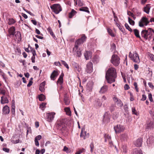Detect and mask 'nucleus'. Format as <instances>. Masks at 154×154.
<instances>
[{"mask_svg": "<svg viewBox=\"0 0 154 154\" xmlns=\"http://www.w3.org/2000/svg\"><path fill=\"white\" fill-rule=\"evenodd\" d=\"M5 91L2 88H0V94H2L3 96H5Z\"/></svg>", "mask_w": 154, "mask_h": 154, "instance_id": "47", "label": "nucleus"}, {"mask_svg": "<svg viewBox=\"0 0 154 154\" xmlns=\"http://www.w3.org/2000/svg\"><path fill=\"white\" fill-rule=\"evenodd\" d=\"M146 97L145 95L143 94L141 100L142 101H144L146 99Z\"/></svg>", "mask_w": 154, "mask_h": 154, "instance_id": "60", "label": "nucleus"}, {"mask_svg": "<svg viewBox=\"0 0 154 154\" xmlns=\"http://www.w3.org/2000/svg\"><path fill=\"white\" fill-rule=\"evenodd\" d=\"M133 154H143L141 150L140 149H134Z\"/></svg>", "mask_w": 154, "mask_h": 154, "instance_id": "30", "label": "nucleus"}, {"mask_svg": "<svg viewBox=\"0 0 154 154\" xmlns=\"http://www.w3.org/2000/svg\"><path fill=\"white\" fill-rule=\"evenodd\" d=\"M58 74H59L58 71H54L51 73L50 76L51 79L53 80H54L56 78L58 75Z\"/></svg>", "mask_w": 154, "mask_h": 154, "instance_id": "14", "label": "nucleus"}, {"mask_svg": "<svg viewBox=\"0 0 154 154\" xmlns=\"http://www.w3.org/2000/svg\"><path fill=\"white\" fill-rule=\"evenodd\" d=\"M128 138L127 135L126 134H122L121 136V138L124 140H126Z\"/></svg>", "mask_w": 154, "mask_h": 154, "instance_id": "36", "label": "nucleus"}, {"mask_svg": "<svg viewBox=\"0 0 154 154\" xmlns=\"http://www.w3.org/2000/svg\"><path fill=\"white\" fill-rule=\"evenodd\" d=\"M113 100L114 102L117 103L119 106L121 107L123 106V103L121 101L116 97H114L113 98Z\"/></svg>", "mask_w": 154, "mask_h": 154, "instance_id": "20", "label": "nucleus"}, {"mask_svg": "<svg viewBox=\"0 0 154 154\" xmlns=\"http://www.w3.org/2000/svg\"><path fill=\"white\" fill-rule=\"evenodd\" d=\"M80 136L82 137L83 139H85L89 136V134L87 133L86 131H83L82 129L80 134Z\"/></svg>", "mask_w": 154, "mask_h": 154, "instance_id": "17", "label": "nucleus"}, {"mask_svg": "<svg viewBox=\"0 0 154 154\" xmlns=\"http://www.w3.org/2000/svg\"><path fill=\"white\" fill-rule=\"evenodd\" d=\"M86 37L85 35H83L81 38L79 39L75 42V45H79L82 44L84 42H85L86 39Z\"/></svg>", "mask_w": 154, "mask_h": 154, "instance_id": "12", "label": "nucleus"}, {"mask_svg": "<svg viewBox=\"0 0 154 154\" xmlns=\"http://www.w3.org/2000/svg\"><path fill=\"white\" fill-rule=\"evenodd\" d=\"M65 111L66 112L67 115L70 116L71 115V111L70 108L69 107H66L64 108Z\"/></svg>", "mask_w": 154, "mask_h": 154, "instance_id": "32", "label": "nucleus"}, {"mask_svg": "<svg viewBox=\"0 0 154 154\" xmlns=\"http://www.w3.org/2000/svg\"><path fill=\"white\" fill-rule=\"evenodd\" d=\"M61 61L62 62V64L64 65V66H65L67 69H69V67L68 66V65L66 63V62L63 60H61Z\"/></svg>", "mask_w": 154, "mask_h": 154, "instance_id": "49", "label": "nucleus"}, {"mask_svg": "<svg viewBox=\"0 0 154 154\" xmlns=\"http://www.w3.org/2000/svg\"><path fill=\"white\" fill-rule=\"evenodd\" d=\"M42 138V136L40 135H39L35 137V140H40Z\"/></svg>", "mask_w": 154, "mask_h": 154, "instance_id": "58", "label": "nucleus"}, {"mask_svg": "<svg viewBox=\"0 0 154 154\" xmlns=\"http://www.w3.org/2000/svg\"><path fill=\"white\" fill-rule=\"evenodd\" d=\"M114 129L116 133L123 131L125 129V127L120 125H117L114 127Z\"/></svg>", "mask_w": 154, "mask_h": 154, "instance_id": "10", "label": "nucleus"}, {"mask_svg": "<svg viewBox=\"0 0 154 154\" xmlns=\"http://www.w3.org/2000/svg\"><path fill=\"white\" fill-rule=\"evenodd\" d=\"M15 37H16V39L18 40V41L21 40V36L20 32H17L16 34L15 35Z\"/></svg>", "mask_w": 154, "mask_h": 154, "instance_id": "29", "label": "nucleus"}, {"mask_svg": "<svg viewBox=\"0 0 154 154\" xmlns=\"http://www.w3.org/2000/svg\"><path fill=\"white\" fill-rule=\"evenodd\" d=\"M31 51L33 55L32 56H35L36 55V53L35 50L34 49H32L31 50Z\"/></svg>", "mask_w": 154, "mask_h": 154, "instance_id": "61", "label": "nucleus"}, {"mask_svg": "<svg viewBox=\"0 0 154 154\" xmlns=\"http://www.w3.org/2000/svg\"><path fill=\"white\" fill-rule=\"evenodd\" d=\"M134 86L135 89H136V91L137 92H139V89L137 87V83L136 82H134Z\"/></svg>", "mask_w": 154, "mask_h": 154, "instance_id": "48", "label": "nucleus"}, {"mask_svg": "<svg viewBox=\"0 0 154 154\" xmlns=\"http://www.w3.org/2000/svg\"><path fill=\"white\" fill-rule=\"evenodd\" d=\"M151 8V5L150 4H147L146 6L143 8V11L146 14H149L150 10Z\"/></svg>", "mask_w": 154, "mask_h": 154, "instance_id": "22", "label": "nucleus"}, {"mask_svg": "<svg viewBox=\"0 0 154 154\" xmlns=\"http://www.w3.org/2000/svg\"><path fill=\"white\" fill-rule=\"evenodd\" d=\"M146 142L148 146H152L154 144V137L152 136H150Z\"/></svg>", "mask_w": 154, "mask_h": 154, "instance_id": "13", "label": "nucleus"}, {"mask_svg": "<svg viewBox=\"0 0 154 154\" xmlns=\"http://www.w3.org/2000/svg\"><path fill=\"white\" fill-rule=\"evenodd\" d=\"M107 32H108V33L111 36H112V37L114 36H115L114 35L111 29H110L109 28H108L107 29Z\"/></svg>", "mask_w": 154, "mask_h": 154, "instance_id": "42", "label": "nucleus"}, {"mask_svg": "<svg viewBox=\"0 0 154 154\" xmlns=\"http://www.w3.org/2000/svg\"><path fill=\"white\" fill-rule=\"evenodd\" d=\"M111 62L114 66H117L120 63V58L117 55L113 54L112 57Z\"/></svg>", "mask_w": 154, "mask_h": 154, "instance_id": "4", "label": "nucleus"}, {"mask_svg": "<svg viewBox=\"0 0 154 154\" xmlns=\"http://www.w3.org/2000/svg\"><path fill=\"white\" fill-rule=\"evenodd\" d=\"M154 128V123L152 122H150L147 125L146 129H151Z\"/></svg>", "mask_w": 154, "mask_h": 154, "instance_id": "24", "label": "nucleus"}, {"mask_svg": "<svg viewBox=\"0 0 154 154\" xmlns=\"http://www.w3.org/2000/svg\"><path fill=\"white\" fill-rule=\"evenodd\" d=\"M141 35L146 40H150L153 39V40H154V31L151 28H149L148 30H143L141 32Z\"/></svg>", "mask_w": 154, "mask_h": 154, "instance_id": "2", "label": "nucleus"}, {"mask_svg": "<svg viewBox=\"0 0 154 154\" xmlns=\"http://www.w3.org/2000/svg\"><path fill=\"white\" fill-rule=\"evenodd\" d=\"M134 34L135 36L139 38H140L141 37L139 35V32L137 29H134Z\"/></svg>", "mask_w": 154, "mask_h": 154, "instance_id": "33", "label": "nucleus"}, {"mask_svg": "<svg viewBox=\"0 0 154 154\" xmlns=\"http://www.w3.org/2000/svg\"><path fill=\"white\" fill-rule=\"evenodd\" d=\"M107 86L106 85H104L101 88L99 92L102 94L104 93L107 91Z\"/></svg>", "mask_w": 154, "mask_h": 154, "instance_id": "26", "label": "nucleus"}, {"mask_svg": "<svg viewBox=\"0 0 154 154\" xmlns=\"http://www.w3.org/2000/svg\"><path fill=\"white\" fill-rule=\"evenodd\" d=\"M105 141H107L108 140H109L111 139V137L110 135H105Z\"/></svg>", "mask_w": 154, "mask_h": 154, "instance_id": "51", "label": "nucleus"}, {"mask_svg": "<svg viewBox=\"0 0 154 154\" xmlns=\"http://www.w3.org/2000/svg\"><path fill=\"white\" fill-rule=\"evenodd\" d=\"M55 113L54 112L47 113L46 114V119L48 121L51 122L54 119Z\"/></svg>", "mask_w": 154, "mask_h": 154, "instance_id": "9", "label": "nucleus"}, {"mask_svg": "<svg viewBox=\"0 0 154 154\" xmlns=\"http://www.w3.org/2000/svg\"><path fill=\"white\" fill-rule=\"evenodd\" d=\"M109 109V110H110V111L111 112H112L115 110V106L114 105H112L110 107V108Z\"/></svg>", "mask_w": 154, "mask_h": 154, "instance_id": "52", "label": "nucleus"}, {"mask_svg": "<svg viewBox=\"0 0 154 154\" xmlns=\"http://www.w3.org/2000/svg\"><path fill=\"white\" fill-rule=\"evenodd\" d=\"M131 110H132V112L133 114H134L136 115H137V111L136 110L135 107H133L132 108Z\"/></svg>", "mask_w": 154, "mask_h": 154, "instance_id": "45", "label": "nucleus"}, {"mask_svg": "<svg viewBox=\"0 0 154 154\" xmlns=\"http://www.w3.org/2000/svg\"><path fill=\"white\" fill-rule=\"evenodd\" d=\"M64 100L66 105H68L70 103L69 100L68 98L66 96H65L64 97Z\"/></svg>", "mask_w": 154, "mask_h": 154, "instance_id": "34", "label": "nucleus"}, {"mask_svg": "<svg viewBox=\"0 0 154 154\" xmlns=\"http://www.w3.org/2000/svg\"><path fill=\"white\" fill-rule=\"evenodd\" d=\"M84 54L86 60L91 58L92 56V53L90 51H86Z\"/></svg>", "mask_w": 154, "mask_h": 154, "instance_id": "16", "label": "nucleus"}, {"mask_svg": "<svg viewBox=\"0 0 154 154\" xmlns=\"http://www.w3.org/2000/svg\"><path fill=\"white\" fill-rule=\"evenodd\" d=\"M15 29L14 26H12L10 27L8 29V32L9 36H10L11 35L14 36L15 33Z\"/></svg>", "mask_w": 154, "mask_h": 154, "instance_id": "18", "label": "nucleus"}, {"mask_svg": "<svg viewBox=\"0 0 154 154\" xmlns=\"http://www.w3.org/2000/svg\"><path fill=\"white\" fill-rule=\"evenodd\" d=\"M85 149L82 148L81 149H79L78 151L76 152L75 154H80L82 152H85Z\"/></svg>", "mask_w": 154, "mask_h": 154, "instance_id": "40", "label": "nucleus"}, {"mask_svg": "<svg viewBox=\"0 0 154 154\" xmlns=\"http://www.w3.org/2000/svg\"><path fill=\"white\" fill-rule=\"evenodd\" d=\"M39 100L40 101H43L45 99V97L44 95L42 94H41L38 96Z\"/></svg>", "mask_w": 154, "mask_h": 154, "instance_id": "37", "label": "nucleus"}, {"mask_svg": "<svg viewBox=\"0 0 154 154\" xmlns=\"http://www.w3.org/2000/svg\"><path fill=\"white\" fill-rule=\"evenodd\" d=\"M116 77V70L115 68L112 67L109 69L106 75V78L107 82L111 84L115 82Z\"/></svg>", "mask_w": 154, "mask_h": 154, "instance_id": "1", "label": "nucleus"}, {"mask_svg": "<svg viewBox=\"0 0 154 154\" xmlns=\"http://www.w3.org/2000/svg\"><path fill=\"white\" fill-rule=\"evenodd\" d=\"M2 112L4 114H8L10 112L9 108L7 105L3 107Z\"/></svg>", "mask_w": 154, "mask_h": 154, "instance_id": "25", "label": "nucleus"}, {"mask_svg": "<svg viewBox=\"0 0 154 154\" xmlns=\"http://www.w3.org/2000/svg\"><path fill=\"white\" fill-rule=\"evenodd\" d=\"M96 105L99 107H100L102 105V102H101L100 100L99 99H97L96 100Z\"/></svg>", "mask_w": 154, "mask_h": 154, "instance_id": "39", "label": "nucleus"}, {"mask_svg": "<svg viewBox=\"0 0 154 154\" xmlns=\"http://www.w3.org/2000/svg\"><path fill=\"white\" fill-rule=\"evenodd\" d=\"M149 56L151 60L154 62V55L152 54H150Z\"/></svg>", "mask_w": 154, "mask_h": 154, "instance_id": "54", "label": "nucleus"}, {"mask_svg": "<svg viewBox=\"0 0 154 154\" xmlns=\"http://www.w3.org/2000/svg\"><path fill=\"white\" fill-rule=\"evenodd\" d=\"M150 22L146 17H142L139 22V25L140 27L147 26Z\"/></svg>", "mask_w": 154, "mask_h": 154, "instance_id": "5", "label": "nucleus"}, {"mask_svg": "<svg viewBox=\"0 0 154 154\" xmlns=\"http://www.w3.org/2000/svg\"><path fill=\"white\" fill-rule=\"evenodd\" d=\"M31 21L33 24H34V25H36L37 22L35 20H31Z\"/></svg>", "mask_w": 154, "mask_h": 154, "instance_id": "64", "label": "nucleus"}, {"mask_svg": "<svg viewBox=\"0 0 154 154\" xmlns=\"http://www.w3.org/2000/svg\"><path fill=\"white\" fill-rule=\"evenodd\" d=\"M64 74L63 73H62L60 75V76L57 82V85H61L63 83V76Z\"/></svg>", "mask_w": 154, "mask_h": 154, "instance_id": "15", "label": "nucleus"}, {"mask_svg": "<svg viewBox=\"0 0 154 154\" xmlns=\"http://www.w3.org/2000/svg\"><path fill=\"white\" fill-rule=\"evenodd\" d=\"M57 128L59 130L63 131L64 130L65 128V120L61 119L58 121Z\"/></svg>", "mask_w": 154, "mask_h": 154, "instance_id": "6", "label": "nucleus"}, {"mask_svg": "<svg viewBox=\"0 0 154 154\" xmlns=\"http://www.w3.org/2000/svg\"><path fill=\"white\" fill-rule=\"evenodd\" d=\"M3 150L7 152H9V149L6 148H3Z\"/></svg>", "mask_w": 154, "mask_h": 154, "instance_id": "62", "label": "nucleus"}, {"mask_svg": "<svg viewBox=\"0 0 154 154\" xmlns=\"http://www.w3.org/2000/svg\"><path fill=\"white\" fill-rule=\"evenodd\" d=\"M46 104V103H42L40 105V108L42 110H44Z\"/></svg>", "mask_w": 154, "mask_h": 154, "instance_id": "43", "label": "nucleus"}, {"mask_svg": "<svg viewBox=\"0 0 154 154\" xmlns=\"http://www.w3.org/2000/svg\"><path fill=\"white\" fill-rule=\"evenodd\" d=\"M108 114L107 113H106L105 114L104 117H103V120H106V119H107V121H109V117L108 116Z\"/></svg>", "mask_w": 154, "mask_h": 154, "instance_id": "50", "label": "nucleus"}, {"mask_svg": "<svg viewBox=\"0 0 154 154\" xmlns=\"http://www.w3.org/2000/svg\"><path fill=\"white\" fill-rule=\"evenodd\" d=\"M141 14V13L139 11L137 10L136 11L135 14L137 15V16H140Z\"/></svg>", "mask_w": 154, "mask_h": 154, "instance_id": "63", "label": "nucleus"}, {"mask_svg": "<svg viewBox=\"0 0 154 154\" xmlns=\"http://www.w3.org/2000/svg\"><path fill=\"white\" fill-rule=\"evenodd\" d=\"M93 83L92 81L88 82L87 85V87L89 88V89H91L93 87Z\"/></svg>", "mask_w": 154, "mask_h": 154, "instance_id": "31", "label": "nucleus"}, {"mask_svg": "<svg viewBox=\"0 0 154 154\" xmlns=\"http://www.w3.org/2000/svg\"><path fill=\"white\" fill-rule=\"evenodd\" d=\"M129 57L134 62L139 63L140 62V60L138 54L136 52L134 51L132 54L131 52H130L129 54Z\"/></svg>", "mask_w": 154, "mask_h": 154, "instance_id": "3", "label": "nucleus"}, {"mask_svg": "<svg viewBox=\"0 0 154 154\" xmlns=\"http://www.w3.org/2000/svg\"><path fill=\"white\" fill-rule=\"evenodd\" d=\"M149 68V69L148 72L147 74L148 76L149 77H151L152 75V71L150 70Z\"/></svg>", "mask_w": 154, "mask_h": 154, "instance_id": "53", "label": "nucleus"}, {"mask_svg": "<svg viewBox=\"0 0 154 154\" xmlns=\"http://www.w3.org/2000/svg\"><path fill=\"white\" fill-rule=\"evenodd\" d=\"M79 10L80 11H85L88 13H89V11L88 10V8L87 7L80 8L79 9Z\"/></svg>", "mask_w": 154, "mask_h": 154, "instance_id": "41", "label": "nucleus"}, {"mask_svg": "<svg viewBox=\"0 0 154 154\" xmlns=\"http://www.w3.org/2000/svg\"><path fill=\"white\" fill-rule=\"evenodd\" d=\"M47 30L48 32L50 33V35L52 36L53 38L55 40H56L57 38L54 35V34L53 32L51 27H49L48 28Z\"/></svg>", "mask_w": 154, "mask_h": 154, "instance_id": "28", "label": "nucleus"}, {"mask_svg": "<svg viewBox=\"0 0 154 154\" xmlns=\"http://www.w3.org/2000/svg\"><path fill=\"white\" fill-rule=\"evenodd\" d=\"M142 143V139L141 138H138L136 141L134 142V144L137 147L141 146Z\"/></svg>", "mask_w": 154, "mask_h": 154, "instance_id": "21", "label": "nucleus"}, {"mask_svg": "<svg viewBox=\"0 0 154 154\" xmlns=\"http://www.w3.org/2000/svg\"><path fill=\"white\" fill-rule=\"evenodd\" d=\"M12 112L13 114H14L15 112V106L14 104H12Z\"/></svg>", "mask_w": 154, "mask_h": 154, "instance_id": "59", "label": "nucleus"}, {"mask_svg": "<svg viewBox=\"0 0 154 154\" xmlns=\"http://www.w3.org/2000/svg\"><path fill=\"white\" fill-rule=\"evenodd\" d=\"M148 98L149 100L151 102L153 101V100L152 98V95L151 94H149L148 95Z\"/></svg>", "mask_w": 154, "mask_h": 154, "instance_id": "56", "label": "nucleus"}, {"mask_svg": "<svg viewBox=\"0 0 154 154\" xmlns=\"http://www.w3.org/2000/svg\"><path fill=\"white\" fill-rule=\"evenodd\" d=\"M45 82H43L41 83L40 85L39 90L41 92H43L45 90Z\"/></svg>", "mask_w": 154, "mask_h": 154, "instance_id": "27", "label": "nucleus"}, {"mask_svg": "<svg viewBox=\"0 0 154 154\" xmlns=\"http://www.w3.org/2000/svg\"><path fill=\"white\" fill-rule=\"evenodd\" d=\"M63 151L66 152V153H68L69 152V150L68 149V148L66 147V146H65L64 147L63 149Z\"/></svg>", "mask_w": 154, "mask_h": 154, "instance_id": "57", "label": "nucleus"}, {"mask_svg": "<svg viewBox=\"0 0 154 154\" xmlns=\"http://www.w3.org/2000/svg\"><path fill=\"white\" fill-rule=\"evenodd\" d=\"M9 100L5 96H3L1 97V103L2 104L8 103Z\"/></svg>", "mask_w": 154, "mask_h": 154, "instance_id": "19", "label": "nucleus"}, {"mask_svg": "<svg viewBox=\"0 0 154 154\" xmlns=\"http://www.w3.org/2000/svg\"><path fill=\"white\" fill-rule=\"evenodd\" d=\"M93 71V64L91 62L88 63L87 65L86 71L88 73H91Z\"/></svg>", "mask_w": 154, "mask_h": 154, "instance_id": "11", "label": "nucleus"}, {"mask_svg": "<svg viewBox=\"0 0 154 154\" xmlns=\"http://www.w3.org/2000/svg\"><path fill=\"white\" fill-rule=\"evenodd\" d=\"M73 51L76 53L77 56L78 57H80L81 54V52L80 51L78 50V46L77 45H75L74 47L73 48Z\"/></svg>", "mask_w": 154, "mask_h": 154, "instance_id": "23", "label": "nucleus"}, {"mask_svg": "<svg viewBox=\"0 0 154 154\" xmlns=\"http://www.w3.org/2000/svg\"><path fill=\"white\" fill-rule=\"evenodd\" d=\"M128 20L129 23L132 25H134V21L131 19L129 17H128Z\"/></svg>", "mask_w": 154, "mask_h": 154, "instance_id": "44", "label": "nucleus"}, {"mask_svg": "<svg viewBox=\"0 0 154 154\" xmlns=\"http://www.w3.org/2000/svg\"><path fill=\"white\" fill-rule=\"evenodd\" d=\"M72 65L76 73H80L82 72V68L80 65L75 62H73L72 63Z\"/></svg>", "mask_w": 154, "mask_h": 154, "instance_id": "8", "label": "nucleus"}, {"mask_svg": "<svg viewBox=\"0 0 154 154\" xmlns=\"http://www.w3.org/2000/svg\"><path fill=\"white\" fill-rule=\"evenodd\" d=\"M51 8L56 14H58L62 10L61 6L59 4H54L51 6Z\"/></svg>", "mask_w": 154, "mask_h": 154, "instance_id": "7", "label": "nucleus"}, {"mask_svg": "<svg viewBox=\"0 0 154 154\" xmlns=\"http://www.w3.org/2000/svg\"><path fill=\"white\" fill-rule=\"evenodd\" d=\"M125 25L126 29H128L129 31H131V29L130 27L129 26L128 24L125 23Z\"/></svg>", "mask_w": 154, "mask_h": 154, "instance_id": "55", "label": "nucleus"}, {"mask_svg": "<svg viewBox=\"0 0 154 154\" xmlns=\"http://www.w3.org/2000/svg\"><path fill=\"white\" fill-rule=\"evenodd\" d=\"M90 147L91 148V152L92 153L93 151V149L94 148V144L93 142H91V143L90 145Z\"/></svg>", "mask_w": 154, "mask_h": 154, "instance_id": "46", "label": "nucleus"}, {"mask_svg": "<svg viewBox=\"0 0 154 154\" xmlns=\"http://www.w3.org/2000/svg\"><path fill=\"white\" fill-rule=\"evenodd\" d=\"M15 22V21L13 19H8V24L9 25H11L14 24Z\"/></svg>", "mask_w": 154, "mask_h": 154, "instance_id": "38", "label": "nucleus"}, {"mask_svg": "<svg viewBox=\"0 0 154 154\" xmlns=\"http://www.w3.org/2000/svg\"><path fill=\"white\" fill-rule=\"evenodd\" d=\"M76 13V12L73 9L72 10L71 12L69 13V18H72Z\"/></svg>", "mask_w": 154, "mask_h": 154, "instance_id": "35", "label": "nucleus"}]
</instances>
